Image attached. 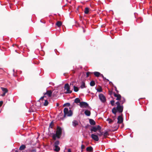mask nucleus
Listing matches in <instances>:
<instances>
[{
    "instance_id": "25",
    "label": "nucleus",
    "mask_w": 152,
    "mask_h": 152,
    "mask_svg": "<svg viewBox=\"0 0 152 152\" xmlns=\"http://www.w3.org/2000/svg\"><path fill=\"white\" fill-rule=\"evenodd\" d=\"M89 12V9L88 7L85 8L84 10V13L85 14H88Z\"/></svg>"
},
{
    "instance_id": "35",
    "label": "nucleus",
    "mask_w": 152,
    "mask_h": 152,
    "mask_svg": "<svg viewBox=\"0 0 152 152\" xmlns=\"http://www.w3.org/2000/svg\"><path fill=\"white\" fill-rule=\"evenodd\" d=\"M117 105V106H120L121 105H120V104H121V102H119L118 101L116 102L115 103Z\"/></svg>"
},
{
    "instance_id": "20",
    "label": "nucleus",
    "mask_w": 152,
    "mask_h": 152,
    "mask_svg": "<svg viewBox=\"0 0 152 152\" xmlns=\"http://www.w3.org/2000/svg\"><path fill=\"white\" fill-rule=\"evenodd\" d=\"M1 88L2 91L4 92V93H7L8 92V90L7 88L3 87H1Z\"/></svg>"
},
{
    "instance_id": "54",
    "label": "nucleus",
    "mask_w": 152,
    "mask_h": 152,
    "mask_svg": "<svg viewBox=\"0 0 152 152\" xmlns=\"http://www.w3.org/2000/svg\"><path fill=\"white\" fill-rule=\"evenodd\" d=\"M107 79H106V78L105 77H104V78H103V79L104 80H106Z\"/></svg>"
},
{
    "instance_id": "50",
    "label": "nucleus",
    "mask_w": 152,
    "mask_h": 152,
    "mask_svg": "<svg viewBox=\"0 0 152 152\" xmlns=\"http://www.w3.org/2000/svg\"><path fill=\"white\" fill-rule=\"evenodd\" d=\"M14 152H18V151L17 150H15V151Z\"/></svg>"
},
{
    "instance_id": "53",
    "label": "nucleus",
    "mask_w": 152,
    "mask_h": 152,
    "mask_svg": "<svg viewBox=\"0 0 152 152\" xmlns=\"http://www.w3.org/2000/svg\"><path fill=\"white\" fill-rule=\"evenodd\" d=\"M106 81H109V80L108 79H106Z\"/></svg>"
},
{
    "instance_id": "52",
    "label": "nucleus",
    "mask_w": 152,
    "mask_h": 152,
    "mask_svg": "<svg viewBox=\"0 0 152 152\" xmlns=\"http://www.w3.org/2000/svg\"><path fill=\"white\" fill-rule=\"evenodd\" d=\"M59 104H58V103H57V104H56V105H57V106H59Z\"/></svg>"
},
{
    "instance_id": "41",
    "label": "nucleus",
    "mask_w": 152,
    "mask_h": 152,
    "mask_svg": "<svg viewBox=\"0 0 152 152\" xmlns=\"http://www.w3.org/2000/svg\"><path fill=\"white\" fill-rule=\"evenodd\" d=\"M30 151L31 152H36V151L35 149L31 150H30Z\"/></svg>"
},
{
    "instance_id": "4",
    "label": "nucleus",
    "mask_w": 152,
    "mask_h": 152,
    "mask_svg": "<svg viewBox=\"0 0 152 152\" xmlns=\"http://www.w3.org/2000/svg\"><path fill=\"white\" fill-rule=\"evenodd\" d=\"M45 98V97L42 96L38 101L41 103V105H42L44 106H47L48 104V102L46 99H44Z\"/></svg>"
},
{
    "instance_id": "36",
    "label": "nucleus",
    "mask_w": 152,
    "mask_h": 152,
    "mask_svg": "<svg viewBox=\"0 0 152 152\" xmlns=\"http://www.w3.org/2000/svg\"><path fill=\"white\" fill-rule=\"evenodd\" d=\"M97 134L99 136H101L102 135V132H101L100 131H99V133H97Z\"/></svg>"
},
{
    "instance_id": "15",
    "label": "nucleus",
    "mask_w": 152,
    "mask_h": 152,
    "mask_svg": "<svg viewBox=\"0 0 152 152\" xmlns=\"http://www.w3.org/2000/svg\"><path fill=\"white\" fill-rule=\"evenodd\" d=\"M80 87L81 88H86V86L85 85V84L84 82L83 81H82L81 83V85L80 86Z\"/></svg>"
},
{
    "instance_id": "23",
    "label": "nucleus",
    "mask_w": 152,
    "mask_h": 152,
    "mask_svg": "<svg viewBox=\"0 0 152 152\" xmlns=\"http://www.w3.org/2000/svg\"><path fill=\"white\" fill-rule=\"evenodd\" d=\"M53 150L56 152H58L60 150V148L58 147L57 148H53Z\"/></svg>"
},
{
    "instance_id": "44",
    "label": "nucleus",
    "mask_w": 152,
    "mask_h": 152,
    "mask_svg": "<svg viewBox=\"0 0 152 152\" xmlns=\"http://www.w3.org/2000/svg\"><path fill=\"white\" fill-rule=\"evenodd\" d=\"M2 103H3V102L2 101H0V107H1L2 104Z\"/></svg>"
},
{
    "instance_id": "48",
    "label": "nucleus",
    "mask_w": 152,
    "mask_h": 152,
    "mask_svg": "<svg viewBox=\"0 0 152 152\" xmlns=\"http://www.w3.org/2000/svg\"><path fill=\"white\" fill-rule=\"evenodd\" d=\"M54 147L53 148H57L58 147H59L58 145H56H56H53Z\"/></svg>"
},
{
    "instance_id": "46",
    "label": "nucleus",
    "mask_w": 152,
    "mask_h": 152,
    "mask_svg": "<svg viewBox=\"0 0 152 152\" xmlns=\"http://www.w3.org/2000/svg\"><path fill=\"white\" fill-rule=\"evenodd\" d=\"M100 75L102 77H103V78H104V77L103 75L102 74H101V75Z\"/></svg>"
},
{
    "instance_id": "16",
    "label": "nucleus",
    "mask_w": 152,
    "mask_h": 152,
    "mask_svg": "<svg viewBox=\"0 0 152 152\" xmlns=\"http://www.w3.org/2000/svg\"><path fill=\"white\" fill-rule=\"evenodd\" d=\"M98 129V128H97L96 127H93L90 129L91 132H92L93 131L96 132Z\"/></svg>"
},
{
    "instance_id": "26",
    "label": "nucleus",
    "mask_w": 152,
    "mask_h": 152,
    "mask_svg": "<svg viewBox=\"0 0 152 152\" xmlns=\"http://www.w3.org/2000/svg\"><path fill=\"white\" fill-rule=\"evenodd\" d=\"M59 141L57 140V141H56L54 142L53 145H56H56H59Z\"/></svg>"
},
{
    "instance_id": "19",
    "label": "nucleus",
    "mask_w": 152,
    "mask_h": 152,
    "mask_svg": "<svg viewBox=\"0 0 152 152\" xmlns=\"http://www.w3.org/2000/svg\"><path fill=\"white\" fill-rule=\"evenodd\" d=\"M80 102V100L79 98H76L74 101V102L76 103H80V102Z\"/></svg>"
},
{
    "instance_id": "59",
    "label": "nucleus",
    "mask_w": 152,
    "mask_h": 152,
    "mask_svg": "<svg viewBox=\"0 0 152 152\" xmlns=\"http://www.w3.org/2000/svg\"><path fill=\"white\" fill-rule=\"evenodd\" d=\"M40 22H42L41 20H40Z\"/></svg>"
},
{
    "instance_id": "27",
    "label": "nucleus",
    "mask_w": 152,
    "mask_h": 152,
    "mask_svg": "<svg viewBox=\"0 0 152 152\" xmlns=\"http://www.w3.org/2000/svg\"><path fill=\"white\" fill-rule=\"evenodd\" d=\"M90 85L91 86H94L95 85V83L94 81H91L90 83Z\"/></svg>"
},
{
    "instance_id": "42",
    "label": "nucleus",
    "mask_w": 152,
    "mask_h": 152,
    "mask_svg": "<svg viewBox=\"0 0 152 152\" xmlns=\"http://www.w3.org/2000/svg\"><path fill=\"white\" fill-rule=\"evenodd\" d=\"M97 128H99V129H98V130H100V129H101V127H100V126H99V125H98V126H97Z\"/></svg>"
},
{
    "instance_id": "32",
    "label": "nucleus",
    "mask_w": 152,
    "mask_h": 152,
    "mask_svg": "<svg viewBox=\"0 0 152 152\" xmlns=\"http://www.w3.org/2000/svg\"><path fill=\"white\" fill-rule=\"evenodd\" d=\"M114 103H115V101H114L113 100H111L110 101V103H111V105L112 106L114 105H115Z\"/></svg>"
},
{
    "instance_id": "2",
    "label": "nucleus",
    "mask_w": 152,
    "mask_h": 152,
    "mask_svg": "<svg viewBox=\"0 0 152 152\" xmlns=\"http://www.w3.org/2000/svg\"><path fill=\"white\" fill-rule=\"evenodd\" d=\"M123 110V106L122 105L120 106H117L116 107H113L112 109V112L115 115H116L117 112L119 113L122 112Z\"/></svg>"
},
{
    "instance_id": "57",
    "label": "nucleus",
    "mask_w": 152,
    "mask_h": 152,
    "mask_svg": "<svg viewBox=\"0 0 152 152\" xmlns=\"http://www.w3.org/2000/svg\"><path fill=\"white\" fill-rule=\"evenodd\" d=\"M73 85V84H72V83H70V85Z\"/></svg>"
},
{
    "instance_id": "29",
    "label": "nucleus",
    "mask_w": 152,
    "mask_h": 152,
    "mask_svg": "<svg viewBox=\"0 0 152 152\" xmlns=\"http://www.w3.org/2000/svg\"><path fill=\"white\" fill-rule=\"evenodd\" d=\"M125 101V99L124 98H123L120 101V102L121 104H123Z\"/></svg>"
},
{
    "instance_id": "6",
    "label": "nucleus",
    "mask_w": 152,
    "mask_h": 152,
    "mask_svg": "<svg viewBox=\"0 0 152 152\" xmlns=\"http://www.w3.org/2000/svg\"><path fill=\"white\" fill-rule=\"evenodd\" d=\"M122 114L121 115H119L117 118L118 121L117 122V124L116 125L118 127V124H120L123 122V118L122 117Z\"/></svg>"
},
{
    "instance_id": "40",
    "label": "nucleus",
    "mask_w": 152,
    "mask_h": 152,
    "mask_svg": "<svg viewBox=\"0 0 152 152\" xmlns=\"http://www.w3.org/2000/svg\"><path fill=\"white\" fill-rule=\"evenodd\" d=\"M85 146L83 145H81V148L83 149L85 148Z\"/></svg>"
},
{
    "instance_id": "11",
    "label": "nucleus",
    "mask_w": 152,
    "mask_h": 152,
    "mask_svg": "<svg viewBox=\"0 0 152 152\" xmlns=\"http://www.w3.org/2000/svg\"><path fill=\"white\" fill-rule=\"evenodd\" d=\"M113 95L115 97H116V100H120L121 98V96L119 94H117L115 92L113 93Z\"/></svg>"
},
{
    "instance_id": "10",
    "label": "nucleus",
    "mask_w": 152,
    "mask_h": 152,
    "mask_svg": "<svg viewBox=\"0 0 152 152\" xmlns=\"http://www.w3.org/2000/svg\"><path fill=\"white\" fill-rule=\"evenodd\" d=\"M91 137L94 140L97 141L99 140V138L98 136L95 134H92L91 135Z\"/></svg>"
},
{
    "instance_id": "14",
    "label": "nucleus",
    "mask_w": 152,
    "mask_h": 152,
    "mask_svg": "<svg viewBox=\"0 0 152 152\" xmlns=\"http://www.w3.org/2000/svg\"><path fill=\"white\" fill-rule=\"evenodd\" d=\"M89 121L90 124L91 125H94L96 124L95 121L92 119H89Z\"/></svg>"
},
{
    "instance_id": "1",
    "label": "nucleus",
    "mask_w": 152,
    "mask_h": 152,
    "mask_svg": "<svg viewBox=\"0 0 152 152\" xmlns=\"http://www.w3.org/2000/svg\"><path fill=\"white\" fill-rule=\"evenodd\" d=\"M62 134V129L59 126H58L57 128V130L56 133L53 134L52 137L53 139L56 140V138H59Z\"/></svg>"
},
{
    "instance_id": "30",
    "label": "nucleus",
    "mask_w": 152,
    "mask_h": 152,
    "mask_svg": "<svg viewBox=\"0 0 152 152\" xmlns=\"http://www.w3.org/2000/svg\"><path fill=\"white\" fill-rule=\"evenodd\" d=\"M53 121H52L50 123V124L49 129H50V128H52L53 126Z\"/></svg>"
},
{
    "instance_id": "38",
    "label": "nucleus",
    "mask_w": 152,
    "mask_h": 152,
    "mask_svg": "<svg viewBox=\"0 0 152 152\" xmlns=\"http://www.w3.org/2000/svg\"><path fill=\"white\" fill-rule=\"evenodd\" d=\"M91 73V72H87V73H86V77H88L89 75H90V74Z\"/></svg>"
},
{
    "instance_id": "17",
    "label": "nucleus",
    "mask_w": 152,
    "mask_h": 152,
    "mask_svg": "<svg viewBox=\"0 0 152 152\" xmlns=\"http://www.w3.org/2000/svg\"><path fill=\"white\" fill-rule=\"evenodd\" d=\"M93 73L94 75L97 77H99L101 75L99 72H95Z\"/></svg>"
},
{
    "instance_id": "28",
    "label": "nucleus",
    "mask_w": 152,
    "mask_h": 152,
    "mask_svg": "<svg viewBox=\"0 0 152 152\" xmlns=\"http://www.w3.org/2000/svg\"><path fill=\"white\" fill-rule=\"evenodd\" d=\"M74 90L75 92H77L78 91V88L77 87H75V86H74Z\"/></svg>"
},
{
    "instance_id": "8",
    "label": "nucleus",
    "mask_w": 152,
    "mask_h": 152,
    "mask_svg": "<svg viewBox=\"0 0 152 152\" xmlns=\"http://www.w3.org/2000/svg\"><path fill=\"white\" fill-rule=\"evenodd\" d=\"M52 93V91L51 90H47L46 92L44 94L43 97H46V95H47L49 97H50L51 96Z\"/></svg>"
},
{
    "instance_id": "49",
    "label": "nucleus",
    "mask_w": 152,
    "mask_h": 152,
    "mask_svg": "<svg viewBox=\"0 0 152 152\" xmlns=\"http://www.w3.org/2000/svg\"><path fill=\"white\" fill-rule=\"evenodd\" d=\"M109 84L111 85V84L113 85V83H112L110 81L109 82Z\"/></svg>"
},
{
    "instance_id": "37",
    "label": "nucleus",
    "mask_w": 152,
    "mask_h": 152,
    "mask_svg": "<svg viewBox=\"0 0 152 152\" xmlns=\"http://www.w3.org/2000/svg\"><path fill=\"white\" fill-rule=\"evenodd\" d=\"M108 135V134L107 132H104V136H107Z\"/></svg>"
},
{
    "instance_id": "3",
    "label": "nucleus",
    "mask_w": 152,
    "mask_h": 152,
    "mask_svg": "<svg viewBox=\"0 0 152 152\" xmlns=\"http://www.w3.org/2000/svg\"><path fill=\"white\" fill-rule=\"evenodd\" d=\"M64 117L66 116H71L72 114V111L70 110H69L68 108L66 107L64 109Z\"/></svg>"
},
{
    "instance_id": "22",
    "label": "nucleus",
    "mask_w": 152,
    "mask_h": 152,
    "mask_svg": "<svg viewBox=\"0 0 152 152\" xmlns=\"http://www.w3.org/2000/svg\"><path fill=\"white\" fill-rule=\"evenodd\" d=\"M56 25L58 27H60L62 25V23L61 21H58L56 23Z\"/></svg>"
},
{
    "instance_id": "39",
    "label": "nucleus",
    "mask_w": 152,
    "mask_h": 152,
    "mask_svg": "<svg viewBox=\"0 0 152 152\" xmlns=\"http://www.w3.org/2000/svg\"><path fill=\"white\" fill-rule=\"evenodd\" d=\"M91 126L89 124H87L86 126H85V128L86 129H87L88 128V127L90 126Z\"/></svg>"
},
{
    "instance_id": "56",
    "label": "nucleus",
    "mask_w": 152,
    "mask_h": 152,
    "mask_svg": "<svg viewBox=\"0 0 152 152\" xmlns=\"http://www.w3.org/2000/svg\"><path fill=\"white\" fill-rule=\"evenodd\" d=\"M84 136V137H85V138H87V137L86 136Z\"/></svg>"
},
{
    "instance_id": "24",
    "label": "nucleus",
    "mask_w": 152,
    "mask_h": 152,
    "mask_svg": "<svg viewBox=\"0 0 152 152\" xmlns=\"http://www.w3.org/2000/svg\"><path fill=\"white\" fill-rule=\"evenodd\" d=\"M107 121H108V123L109 124H111L113 122V120L109 118L107 119Z\"/></svg>"
},
{
    "instance_id": "9",
    "label": "nucleus",
    "mask_w": 152,
    "mask_h": 152,
    "mask_svg": "<svg viewBox=\"0 0 152 152\" xmlns=\"http://www.w3.org/2000/svg\"><path fill=\"white\" fill-rule=\"evenodd\" d=\"M80 105L81 107H86L88 106V104L86 102H80Z\"/></svg>"
},
{
    "instance_id": "55",
    "label": "nucleus",
    "mask_w": 152,
    "mask_h": 152,
    "mask_svg": "<svg viewBox=\"0 0 152 152\" xmlns=\"http://www.w3.org/2000/svg\"><path fill=\"white\" fill-rule=\"evenodd\" d=\"M29 112H30V113L31 112V110H29Z\"/></svg>"
},
{
    "instance_id": "12",
    "label": "nucleus",
    "mask_w": 152,
    "mask_h": 152,
    "mask_svg": "<svg viewBox=\"0 0 152 152\" xmlns=\"http://www.w3.org/2000/svg\"><path fill=\"white\" fill-rule=\"evenodd\" d=\"M72 126L74 127H76L78 125V122L76 120H74L72 122Z\"/></svg>"
},
{
    "instance_id": "34",
    "label": "nucleus",
    "mask_w": 152,
    "mask_h": 152,
    "mask_svg": "<svg viewBox=\"0 0 152 152\" xmlns=\"http://www.w3.org/2000/svg\"><path fill=\"white\" fill-rule=\"evenodd\" d=\"M115 116L113 117V122L115 121V122H117V120L116 119V118L115 117Z\"/></svg>"
},
{
    "instance_id": "31",
    "label": "nucleus",
    "mask_w": 152,
    "mask_h": 152,
    "mask_svg": "<svg viewBox=\"0 0 152 152\" xmlns=\"http://www.w3.org/2000/svg\"><path fill=\"white\" fill-rule=\"evenodd\" d=\"M70 104L69 103H66L64 104V106L69 107L70 106Z\"/></svg>"
},
{
    "instance_id": "51",
    "label": "nucleus",
    "mask_w": 152,
    "mask_h": 152,
    "mask_svg": "<svg viewBox=\"0 0 152 152\" xmlns=\"http://www.w3.org/2000/svg\"><path fill=\"white\" fill-rule=\"evenodd\" d=\"M112 94V92H111L110 93V94H109L110 95H111Z\"/></svg>"
},
{
    "instance_id": "18",
    "label": "nucleus",
    "mask_w": 152,
    "mask_h": 152,
    "mask_svg": "<svg viewBox=\"0 0 152 152\" xmlns=\"http://www.w3.org/2000/svg\"><path fill=\"white\" fill-rule=\"evenodd\" d=\"M26 148V146L24 145H22L19 148V150H24Z\"/></svg>"
},
{
    "instance_id": "43",
    "label": "nucleus",
    "mask_w": 152,
    "mask_h": 152,
    "mask_svg": "<svg viewBox=\"0 0 152 152\" xmlns=\"http://www.w3.org/2000/svg\"><path fill=\"white\" fill-rule=\"evenodd\" d=\"M5 94H6V93L4 92V93L2 95H1V96H4L5 95Z\"/></svg>"
},
{
    "instance_id": "33",
    "label": "nucleus",
    "mask_w": 152,
    "mask_h": 152,
    "mask_svg": "<svg viewBox=\"0 0 152 152\" xmlns=\"http://www.w3.org/2000/svg\"><path fill=\"white\" fill-rule=\"evenodd\" d=\"M97 91L99 92H101L102 91V89L101 88H98L96 89Z\"/></svg>"
},
{
    "instance_id": "47",
    "label": "nucleus",
    "mask_w": 152,
    "mask_h": 152,
    "mask_svg": "<svg viewBox=\"0 0 152 152\" xmlns=\"http://www.w3.org/2000/svg\"><path fill=\"white\" fill-rule=\"evenodd\" d=\"M71 150L70 149H68V152H71Z\"/></svg>"
},
{
    "instance_id": "13",
    "label": "nucleus",
    "mask_w": 152,
    "mask_h": 152,
    "mask_svg": "<svg viewBox=\"0 0 152 152\" xmlns=\"http://www.w3.org/2000/svg\"><path fill=\"white\" fill-rule=\"evenodd\" d=\"M84 113L87 116H90L91 115V112L88 110H86L84 112Z\"/></svg>"
},
{
    "instance_id": "5",
    "label": "nucleus",
    "mask_w": 152,
    "mask_h": 152,
    "mask_svg": "<svg viewBox=\"0 0 152 152\" xmlns=\"http://www.w3.org/2000/svg\"><path fill=\"white\" fill-rule=\"evenodd\" d=\"M64 89L66 90V92L65 93V94H70L72 92V91L70 90V86L68 83H66L64 85Z\"/></svg>"
},
{
    "instance_id": "58",
    "label": "nucleus",
    "mask_w": 152,
    "mask_h": 152,
    "mask_svg": "<svg viewBox=\"0 0 152 152\" xmlns=\"http://www.w3.org/2000/svg\"><path fill=\"white\" fill-rule=\"evenodd\" d=\"M85 30H83V32H85Z\"/></svg>"
},
{
    "instance_id": "21",
    "label": "nucleus",
    "mask_w": 152,
    "mask_h": 152,
    "mask_svg": "<svg viewBox=\"0 0 152 152\" xmlns=\"http://www.w3.org/2000/svg\"><path fill=\"white\" fill-rule=\"evenodd\" d=\"M93 150V148L91 146L87 147L86 148V150L87 151H92Z\"/></svg>"
},
{
    "instance_id": "45",
    "label": "nucleus",
    "mask_w": 152,
    "mask_h": 152,
    "mask_svg": "<svg viewBox=\"0 0 152 152\" xmlns=\"http://www.w3.org/2000/svg\"><path fill=\"white\" fill-rule=\"evenodd\" d=\"M114 88H115V91L117 92V93L118 92V91L117 90L116 87V86H115Z\"/></svg>"
},
{
    "instance_id": "7",
    "label": "nucleus",
    "mask_w": 152,
    "mask_h": 152,
    "mask_svg": "<svg viewBox=\"0 0 152 152\" xmlns=\"http://www.w3.org/2000/svg\"><path fill=\"white\" fill-rule=\"evenodd\" d=\"M99 97L100 101L104 103L106 101V99L104 95L102 94H99Z\"/></svg>"
}]
</instances>
